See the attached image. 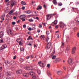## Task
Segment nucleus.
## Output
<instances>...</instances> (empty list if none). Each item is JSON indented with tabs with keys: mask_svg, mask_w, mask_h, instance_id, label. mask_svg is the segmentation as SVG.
<instances>
[{
	"mask_svg": "<svg viewBox=\"0 0 79 79\" xmlns=\"http://www.w3.org/2000/svg\"><path fill=\"white\" fill-rule=\"evenodd\" d=\"M46 18H47V20L48 21V20H49L50 18H51V17H52V15L51 14H48L46 15Z\"/></svg>",
	"mask_w": 79,
	"mask_h": 79,
	"instance_id": "f257e3e1",
	"label": "nucleus"
},
{
	"mask_svg": "<svg viewBox=\"0 0 79 79\" xmlns=\"http://www.w3.org/2000/svg\"><path fill=\"white\" fill-rule=\"evenodd\" d=\"M7 47V46L6 44H4L2 45V46L1 48H0V50H3V49L6 48Z\"/></svg>",
	"mask_w": 79,
	"mask_h": 79,
	"instance_id": "f03ea898",
	"label": "nucleus"
},
{
	"mask_svg": "<svg viewBox=\"0 0 79 79\" xmlns=\"http://www.w3.org/2000/svg\"><path fill=\"white\" fill-rule=\"evenodd\" d=\"M16 1H12L10 3V6L11 7L13 6V5H16Z\"/></svg>",
	"mask_w": 79,
	"mask_h": 79,
	"instance_id": "7ed1b4c3",
	"label": "nucleus"
},
{
	"mask_svg": "<svg viewBox=\"0 0 79 79\" xmlns=\"http://www.w3.org/2000/svg\"><path fill=\"white\" fill-rule=\"evenodd\" d=\"M7 32L9 35H11L12 34V32H11V29H10L7 31Z\"/></svg>",
	"mask_w": 79,
	"mask_h": 79,
	"instance_id": "20e7f679",
	"label": "nucleus"
},
{
	"mask_svg": "<svg viewBox=\"0 0 79 79\" xmlns=\"http://www.w3.org/2000/svg\"><path fill=\"white\" fill-rule=\"evenodd\" d=\"M73 62V60L72 59L70 58H69L68 59V62L69 64H71Z\"/></svg>",
	"mask_w": 79,
	"mask_h": 79,
	"instance_id": "39448f33",
	"label": "nucleus"
},
{
	"mask_svg": "<svg viewBox=\"0 0 79 79\" xmlns=\"http://www.w3.org/2000/svg\"><path fill=\"white\" fill-rule=\"evenodd\" d=\"M23 76H24V77H29L28 74L26 73H23Z\"/></svg>",
	"mask_w": 79,
	"mask_h": 79,
	"instance_id": "423d86ee",
	"label": "nucleus"
},
{
	"mask_svg": "<svg viewBox=\"0 0 79 79\" xmlns=\"http://www.w3.org/2000/svg\"><path fill=\"white\" fill-rule=\"evenodd\" d=\"M25 18H26V15H21L20 16V19H22Z\"/></svg>",
	"mask_w": 79,
	"mask_h": 79,
	"instance_id": "0eeeda50",
	"label": "nucleus"
},
{
	"mask_svg": "<svg viewBox=\"0 0 79 79\" xmlns=\"http://www.w3.org/2000/svg\"><path fill=\"white\" fill-rule=\"evenodd\" d=\"M51 43L49 42L47 44V47L48 48H50L51 46Z\"/></svg>",
	"mask_w": 79,
	"mask_h": 79,
	"instance_id": "6e6552de",
	"label": "nucleus"
},
{
	"mask_svg": "<svg viewBox=\"0 0 79 79\" xmlns=\"http://www.w3.org/2000/svg\"><path fill=\"white\" fill-rule=\"evenodd\" d=\"M16 73L17 74H21V73H22V70L21 69L19 70L16 71Z\"/></svg>",
	"mask_w": 79,
	"mask_h": 79,
	"instance_id": "1a4fd4ad",
	"label": "nucleus"
},
{
	"mask_svg": "<svg viewBox=\"0 0 79 79\" xmlns=\"http://www.w3.org/2000/svg\"><path fill=\"white\" fill-rule=\"evenodd\" d=\"M52 2L54 5H57V2H56V0H53Z\"/></svg>",
	"mask_w": 79,
	"mask_h": 79,
	"instance_id": "9d476101",
	"label": "nucleus"
},
{
	"mask_svg": "<svg viewBox=\"0 0 79 79\" xmlns=\"http://www.w3.org/2000/svg\"><path fill=\"white\" fill-rule=\"evenodd\" d=\"M3 36V32L1 31L0 32V38H2V37Z\"/></svg>",
	"mask_w": 79,
	"mask_h": 79,
	"instance_id": "9b49d317",
	"label": "nucleus"
},
{
	"mask_svg": "<svg viewBox=\"0 0 79 79\" xmlns=\"http://www.w3.org/2000/svg\"><path fill=\"white\" fill-rule=\"evenodd\" d=\"M42 6H39L37 8V10H39V9H42Z\"/></svg>",
	"mask_w": 79,
	"mask_h": 79,
	"instance_id": "f8f14e48",
	"label": "nucleus"
},
{
	"mask_svg": "<svg viewBox=\"0 0 79 79\" xmlns=\"http://www.w3.org/2000/svg\"><path fill=\"white\" fill-rule=\"evenodd\" d=\"M6 41L7 43H9L10 42V38H6Z\"/></svg>",
	"mask_w": 79,
	"mask_h": 79,
	"instance_id": "ddd939ff",
	"label": "nucleus"
},
{
	"mask_svg": "<svg viewBox=\"0 0 79 79\" xmlns=\"http://www.w3.org/2000/svg\"><path fill=\"white\" fill-rule=\"evenodd\" d=\"M53 24H54L55 25H56V24H57V21L56 20L54 21V22L52 23V25H53Z\"/></svg>",
	"mask_w": 79,
	"mask_h": 79,
	"instance_id": "4468645a",
	"label": "nucleus"
},
{
	"mask_svg": "<svg viewBox=\"0 0 79 79\" xmlns=\"http://www.w3.org/2000/svg\"><path fill=\"white\" fill-rule=\"evenodd\" d=\"M62 72L61 71H58L57 72V74L58 75H61V74H62Z\"/></svg>",
	"mask_w": 79,
	"mask_h": 79,
	"instance_id": "2eb2a0df",
	"label": "nucleus"
},
{
	"mask_svg": "<svg viewBox=\"0 0 79 79\" xmlns=\"http://www.w3.org/2000/svg\"><path fill=\"white\" fill-rule=\"evenodd\" d=\"M31 13V11H30V10H27L25 11V13H27V14H29Z\"/></svg>",
	"mask_w": 79,
	"mask_h": 79,
	"instance_id": "dca6fc26",
	"label": "nucleus"
},
{
	"mask_svg": "<svg viewBox=\"0 0 79 79\" xmlns=\"http://www.w3.org/2000/svg\"><path fill=\"white\" fill-rule=\"evenodd\" d=\"M13 10H11L8 13V15H13Z\"/></svg>",
	"mask_w": 79,
	"mask_h": 79,
	"instance_id": "f3484780",
	"label": "nucleus"
},
{
	"mask_svg": "<svg viewBox=\"0 0 79 79\" xmlns=\"http://www.w3.org/2000/svg\"><path fill=\"white\" fill-rule=\"evenodd\" d=\"M5 16V15H3L2 16H1V19L2 20H4V18Z\"/></svg>",
	"mask_w": 79,
	"mask_h": 79,
	"instance_id": "a211bd4d",
	"label": "nucleus"
},
{
	"mask_svg": "<svg viewBox=\"0 0 79 79\" xmlns=\"http://www.w3.org/2000/svg\"><path fill=\"white\" fill-rule=\"evenodd\" d=\"M29 66H25L24 67V69L26 70H28L29 69Z\"/></svg>",
	"mask_w": 79,
	"mask_h": 79,
	"instance_id": "6ab92c4d",
	"label": "nucleus"
},
{
	"mask_svg": "<svg viewBox=\"0 0 79 79\" xmlns=\"http://www.w3.org/2000/svg\"><path fill=\"white\" fill-rule=\"evenodd\" d=\"M21 3V4H22V5H26V2H23V1H22Z\"/></svg>",
	"mask_w": 79,
	"mask_h": 79,
	"instance_id": "aec40b11",
	"label": "nucleus"
},
{
	"mask_svg": "<svg viewBox=\"0 0 79 79\" xmlns=\"http://www.w3.org/2000/svg\"><path fill=\"white\" fill-rule=\"evenodd\" d=\"M33 69L32 68V67H29L28 68V70H30V71H32L33 70Z\"/></svg>",
	"mask_w": 79,
	"mask_h": 79,
	"instance_id": "412c9836",
	"label": "nucleus"
},
{
	"mask_svg": "<svg viewBox=\"0 0 79 79\" xmlns=\"http://www.w3.org/2000/svg\"><path fill=\"white\" fill-rule=\"evenodd\" d=\"M30 75H31V76H32L34 75V74H35V73H34V72H30Z\"/></svg>",
	"mask_w": 79,
	"mask_h": 79,
	"instance_id": "4be33fe9",
	"label": "nucleus"
},
{
	"mask_svg": "<svg viewBox=\"0 0 79 79\" xmlns=\"http://www.w3.org/2000/svg\"><path fill=\"white\" fill-rule=\"evenodd\" d=\"M50 40V38L48 37L47 38H46V40L47 42H48V41Z\"/></svg>",
	"mask_w": 79,
	"mask_h": 79,
	"instance_id": "5701e85b",
	"label": "nucleus"
},
{
	"mask_svg": "<svg viewBox=\"0 0 79 79\" xmlns=\"http://www.w3.org/2000/svg\"><path fill=\"white\" fill-rule=\"evenodd\" d=\"M44 37H45L44 36V35H41L40 36V38L41 39H43V40L44 39Z\"/></svg>",
	"mask_w": 79,
	"mask_h": 79,
	"instance_id": "b1692460",
	"label": "nucleus"
},
{
	"mask_svg": "<svg viewBox=\"0 0 79 79\" xmlns=\"http://www.w3.org/2000/svg\"><path fill=\"white\" fill-rule=\"evenodd\" d=\"M20 50L21 51V52H23L24 51V48H20Z\"/></svg>",
	"mask_w": 79,
	"mask_h": 79,
	"instance_id": "393cba45",
	"label": "nucleus"
},
{
	"mask_svg": "<svg viewBox=\"0 0 79 79\" xmlns=\"http://www.w3.org/2000/svg\"><path fill=\"white\" fill-rule=\"evenodd\" d=\"M37 72L38 74H39V75L40 74V70H38L37 71Z\"/></svg>",
	"mask_w": 79,
	"mask_h": 79,
	"instance_id": "a878e982",
	"label": "nucleus"
},
{
	"mask_svg": "<svg viewBox=\"0 0 79 79\" xmlns=\"http://www.w3.org/2000/svg\"><path fill=\"white\" fill-rule=\"evenodd\" d=\"M56 56H53L52 57V60H55V58H56Z\"/></svg>",
	"mask_w": 79,
	"mask_h": 79,
	"instance_id": "bb28decb",
	"label": "nucleus"
},
{
	"mask_svg": "<svg viewBox=\"0 0 79 79\" xmlns=\"http://www.w3.org/2000/svg\"><path fill=\"white\" fill-rule=\"evenodd\" d=\"M76 48L75 47H74L73 48L72 50L73 51H76Z\"/></svg>",
	"mask_w": 79,
	"mask_h": 79,
	"instance_id": "cd10ccee",
	"label": "nucleus"
},
{
	"mask_svg": "<svg viewBox=\"0 0 79 79\" xmlns=\"http://www.w3.org/2000/svg\"><path fill=\"white\" fill-rule=\"evenodd\" d=\"M32 38H31V36H29V37L27 39V40H32Z\"/></svg>",
	"mask_w": 79,
	"mask_h": 79,
	"instance_id": "c85d7f7f",
	"label": "nucleus"
},
{
	"mask_svg": "<svg viewBox=\"0 0 79 79\" xmlns=\"http://www.w3.org/2000/svg\"><path fill=\"white\" fill-rule=\"evenodd\" d=\"M50 64H48L47 65V67L48 68H50Z\"/></svg>",
	"mask_w": 79,
	"mask_h": 79,
	"instance_id": "c756f323",
	"label": "nucleus"
},
{
	"mask_svg": "<svg viewBox=\"0 0 79 79\" xmlns=\"http://www.w3.org/2000/svg\"><path fill=\"white\" fill-rule=\"evenodd\" d=\"M38 64H40L39 65L41 67H42V66H41V65H40V64H41L42 63V61H40V62H38Z\"/></svg>",
	"mask_w": 79,
	"mask_h": 79,
	"instance_id": "7c9ffc66",
	"label": "nucleus"
},
{
	"mask_svg": "<svg viewBox=\"0 0 79 79\" xmlns=\"http://www.w3.org/2000/svg\"><path fill=\"white\" fill-rule=\"evenodd\" d=\"M29 21H30V22H33V21H34V20L32 19H29Z\"/></svg>",
	"mask_w": 79,
	"mask_h": 79,
	"instance_id": "2f4dec72",
	"label": "nucleus"
},
{
	"mask_svg": "<svg viewBox=\"0 0 79 79\" xmlns=\"http://www.w3.org/2000/svg\"><path fill=\"white\" fill-rule=\"evenodd\" d=\"M32 78L33 79H37V77L35 76H33L32 77Z\"/></svg>",
	"mask_w": 79,
	"mask_h": 79,
	"instance_id": "473e14b6",
	"label": "nucleus"
},
{
	"mask_svg": "<svg viewBox=\"0 0 79 79\" xmlns=\"http://www.w3.org/2000/svg\"><path fill=\"white\" fill-rule=\"evenodd\" d=\"M62 26H65V24L62 23L61 24V26H60V27H62Z\"/></svg>",
	"mask_w": 79,
	"mask_h": 79,
	"instance_id": "72a5a7b5",
	"label": "nucleus"
},
{
	"mask_svg": "<svg viewBox=\"0 0 79 79\" xmlns=\"http://www.w3.org/2000/svg\"><path fill=\"white\" fill-rule=\"evenodd\" d=\"M76 52V51H73L72 50V54H74V53H75V52Z\"/></svg>",
	"mask_w": 79,
	"mask_h": 79,
	"instance_id": "f704fd0d",
	"label": "nucleus"
},
{
	"mask_svg": "<svg viewBox=\"0 0 79 79\" xmlns=\"http://www.w3.org/2000/svg\"><path fill=\"white\" fill-rule=\"evenodd\" d=\"M60 60V59L59 58H57L56 60V61H59Z\"/></svg>",
	"mask_w": 79,
	"mask_h": 79,
	"instance_id": "c9c22d12",
	"label": "nucleus"
},
{
	"mask_svg": "<svg viewBox=\"0 0 79 79\" xmlns=\"http://www.w3.org/2000/svg\"><path fill=\"white\" fill-rule=\"evenodd\" d=\"M20 61H21V62H23V61H24V60H23V59L21 58H20Z\"/></svg>",
	"mask_w": 79,
	"mask_h": 79,
	"instance_id": "e433bc0d",
	"label": "nucleus"
},
{
	"mask_svg": "<svg viewBox=\"0 0 79 79\" xmlns=\"http://www.w3.org/2000/svg\"><path fill=\"white\" fill-rule=\"evenodd\" d=\"M19 45H23V43H21V42L19 41Z\"/></svg>",
	"mask_w": 79,
	"mask_h": 79,
	"instance_id": "4c0bfd02",
	"label": "nucleus"
},
{
	"mask_svg": "<svg viewBox=\"0 0 79 79\" xmlns=\"http://www.w3.org/2000/svg\"><path fill=\"white\" fill-rule=\"evenodd\" d=\"M49 34H50V32H49V31H46V34L47 35H49Z\"/></svg>",
	"mask_w": 79,
	"mask_h": 79,
	"instance_id": "58836bf2",
	"label": "nucleus"
},
{
	"mask_svg": "<svg viewBox=\"0 0 79 79\" xmlns=\"http://www.w3.org/2000/svg\"><path fill=\"white\" fill-rule=\"evenodd\" d=\"M70 50V48H69V46L67 47V50Z\"/></svg>",
	"mask_w": 79,
	"mask_h": 79,
	"instance_id": "ea45409f",
	"label": "nucleus"
},
{
	"mask_svg": "<svg viewBox=\"0 0 79 79\" xmlns=\"http://www.w3.org/2000/svg\"><path fill=\"white\" fill-rule=\"evenodd\" d=\"M3 40H0V43H3Z\"/></svg>",
	"mask_w": 79,
	"mask_h": 79,
	"instance_id": "a19ab883",
	"label": "nucleus"
},
{
	"mask_svg": "<svg viewBox=\"0 0 79 79\" xmlns=\"http://www.w3.org/2000/svg\"><path fill=\"white\" fill-rule=\"evenodd\" d=\"M77 37H79V32L77 33Z\"/></svg>",
	"mask_w": 79,
	"mask_h": 79,
	"instance_id": "79ce46f5",
	"label": "nucleus"
},
{
	"mask_svg": "<svg viewBox=\"0 0 79 79\" xmlns=\"http://www.w3.org/2000/svg\"><path fill=\"white\" fill-rule=\"evenodd\" d=\"M64 10H65V8H63L61 9V10H60V11H64Z\"/></svg>",
	"mask_w": 79,
	"mask_h": 79,
	"instance_id": "37998d69",
	"label": "nucleus"
},
{
	"mask_svg": "<svg viewBox=\"0 0 79 79\" xmlns=\"http://www.w3.org/2000/svg\"><path fill=\"white\" fill-rule=\"evenodd\" d=\"M35 27L31 28L32 30H35Z\"/></svg>",
	"mask_w": 79,
	"mask_h": 79,
	"instance_id": "c03bdc74",
	"label": "nucleus"
},
{
	"mask_svg": "<svg viewBox=\"0 0 79 79\" xmlns=\"http://www.w3.org/2000/svg\"><path fill=\"white\" fill-rule=\"evenodd\" d=\"M30 57L31 58H34V56H32V55H31Z\"/></svg>",
	"mask_w": 79,
	"mask_h": 79,
	"instance_id": "a18cd8bd",
	"label": "nucleus"
},
{
	"mask_svg": "<svg viewBox=\"0 0 79 79\" xmlns=\"http://www.w3.org/2000/svg\"><path fill=\"white\" fill-rule=\"evenodd\" d=\"M8 19H9V20L11 19V17H10V16H8Z\"/></svg>",
	"mask_w": 79,
	"mask_h": 79,
	"instance_id": "49530a36",
	"label": "nucleus"
},
{
	"mask_svg": "<svg viewBox=\"0 0 79 79\" xmlns=\"http://www.w3.org/2000/svg\"><path fill=\"white\" fill-rule=\"evenodd\" d=\"M23 28H26V25H24L23 26Z\"/></svg>",
	"mask_w": 79,
	"mask_h": 79,
	"instance_id": "de8ad7c7",
	"label": "nucleus"
},
{
	"mask_svg": "<svg viewBox=\"0 0 79 79\" xmlns=\"http://www.w3.org/2000/svg\"><path fill=\"white\" fill-rule=\"evenodd\" d=\"M18 13H19L18 12L16 11L15 13V14L16 15H18Z\"/></svg>",
	"mask_w": 79,
	"mask_h": 79,
	"instance_id": "09e8293b",
	"label": "nucleus"
},
{
	"mask_svg": "<svg viewBox=\"0 0 79 79\" xmlns=\"http://www.w3.org/2000/svg\"><path fill=\"white\" fill-rule=\"evenodd\" d=\"M15 24H16V23H15V22H12V24H13V25H15Z\"/></svg>",
	"mask_w": 79,
	"mask_h": 79,
	"instance_id": "8fccbe9b",
	"label": "nucleus"
},
{
	"mask_svg": "<svg viewBox=\"0 0 79 79\" xmlns=\"http://www.w3.org/2000/svg\"><path fill=\"white\" fill-rule=\"evenodd\" d=\"M77 24H79V21L77 20L76 21Z\"/></svg>",
	"mask_w": 79,
	"mask_h": 79,
	"instance_id": "3c124183",
	"label": "nucleus"
},
{
	"mask_svg": "<svg viewBox=\"0 0 79 79\" xmlns=\"http://www.w3.org/2000/svg\"><path fill=\"white\" fill-rule=\"evenodd\" d=\"M42 25H41V24L39 25V27L40 28H42Z\"/></svg>",
	"mask_w": 79,
	"mask_h": 79,
	"instance_id": "603ef678",
	"label": "nucleus"
},
{
	"mask_svg": "<svg viewBox=\"0 0 79 79\" xmlns=\"http://www.w3.org/2000/svg\"><path fill=\"white\" fill-rule=\"evenodd\" d=\"M6 79H11V77L10 76H8V77L6 78Z\"/></svg>",
	"mask_w": 79,
	"mask_h": 79,
	"instance_id": "864d4df0",
	"label": "nucleus"
},
{
	"mask_svg": "<svg viewBox=\"0 0 79 79\" xmlns=\"http://www.w3.org/2000/svg\"><path fill=\"white\" fill-rule=\"evenodd\" d=\"M16 58V56H14L13 59L14 60H15Z\"/></svg>",
	"mask_w": 79,
	"mask_h": 79,
	"instance_id": "5fc2aeb1",
	"label": "nucleus"
},
{
	"mask_svg": "<svg viewBox=\"0 0 79 79\" xmlns=\"http://www.w3.org/2000/svg\"><path fill=\"white\" fill-rule=\"evenodd\" d=\"M28 31H31L32 30V29H31V28L29 27L28 28Z\"/></svg>",
	"mask_w": 79,
	"mask_h": 79,
	"instance_id": "6e6d98bb",
	"label": "nucleus"
},
{
	"mask_svg": "<svg viewBox=\"0 0 79 79\" xmlns=\"http://www.w3.org/2000/svg\"><path fill=\"white\" fill-rule=\"evenodd\" d=\"M5 63H6V65L8 64V61H6L5 62Z\"/></svg>",
	"mask_w": 79,
	"mask_h": 79,
	"instance_id": "4d7b16f0",
	"label": "nucleus"
},
{
	"mask_svg": "<svg viewBox=\"0 0 79 79\" xmlns=\"http://www.w3.org/2000/svg\"><path fill=\"white\" fill-rule=\"evenodd\" d=\"M59 6H61V5H62V3H59Z\"/></svg>",
	"mask_w": 79,
	"mask_h": 79,
	"instance_id": "13d9d810",
	"label": "nucleus"
},
{
	"mask_svg": "<svg viewBox=\"0 0 79 79\" xmlns=\"http://www.w3.org/2000/svg\"><path fill=\"white\" fill-rule=\"evenodd\" d=\"M37 32H38V33H39V32H40V30H37Z\"/></svg>",
	"mask_w": 79,
	"mask_h": 79,
	"instance_id": "bf43d9fd",
	"label": "nucleus"
},
{
	"mask_svg": "<svg viewBox=\"0 0 79 79\" xmlns=\"http://www.w3.org/2000/svg\"><path fill=\"white\" fill-rule=\"evenodd\" d=\"M14 19H16V17L15 16H14L13 18Z\"/></svg>",
	"mask_w": 79,
	"mask_h": 79,
	"instance_id": "052dcab7",
	"label": "nucleus"
},
{
	"mask_svg": "<svg viewBox=\"0 0 79 79\" xmlns=\"http://www.w3.org/2000/svg\"><path fill=\"white\" fill-rule=\"evenodd\" d=\"M7 76H10V73H9L8 72L7 73Z\"/></svg>",
	"mask_w": 79,
	"mask_h": 79,
	"instance_id": "680f3d73",
	"label": "nucleus"
},
{
	"mask_svg": "<svg viewBox=\"0 0 79 79\" xmlns=\"http://www.w3.org/2000/svg\"><path fill=\"white\" fill-rule=\"evenodd\" d=\"M55 53V52H53L52 54V55L51 56H52L53 55H54V54Z\"/></svg>",
	"mask_w": 79,
	"mask_h": 79,
	"instance_id": "e2e57ef3",
	"label": "nucleus"
},
{
	"mask_svg": "<svg viewBox=\"0 0 79 79\" xmlns=\"http://www.w3.org/2000/svg\"><path fill=\"white\" fill-rule=\"evenodd\" d=\"M22 10H24V9H25V7L24 6L22 8Z\"/></svg>",
	"mask_w": 79,
	"mask_h": 79,
	"instance_id": "0e129e2a",
	"label": "nucleus"
},
{
	"mask_svg": "<svg viewBox=\"0 0 79 79\" xmlns=\"http://www.w3.org/2000/svg\"><path fill=\"white\" fill-rule=\"evenodd\" d=\"M20 22V20H18V21H17V23H19Z\"/></svg>",
	"mask_w": 79,
	"mask_h": 79,
	"instance_id": "69168bd1",
	"label": "nucleus"
},
{
	"mask_svg": "<svg viewBox=\"0 0 79 79\" xmlns=\"http://www.w3.org/2000/svg\"><path fill=\"white\" fill-rule=\"evenodd\" d=\"M62 46H64V43H63V42H62Z\"/></svg>",
	"mask_w": 79,
	"mask_h": 79,
	"instance_id": "338daca9",
	"label": "nucleus"
},
{
	"mask_svg": "<svg viewBox=\"0 0 79 79\" xmlns=\"http://www.w3.org/2000/svg\"><path fill=\"white\" fill-rule=\"evenodd\" d=\"M25 20V19H22V21H24Z\"/></svg>",
	"mask_w": 79,
	"mask_h": 79,
	"instance_id": "774afa93",
	"label": "nucleus"
}]
</instances>
